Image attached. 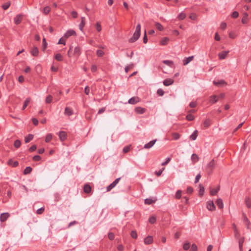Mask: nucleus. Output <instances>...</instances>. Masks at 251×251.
Returning <instances> with one entry per match:
<instances>
[{"mask_svg":"<svg viewBox=\"0 0 251 251\" xmlns=\"http://www.w3.org/2000/svg\"><path fill=\"white\" fill-rule=\"evenodd\" d=\"M33 138V135L31 134H29L27 136L25 137V143H27L31 141Z\"/></svg>","mask_w":251,"mask_h":251,"instance_id":"obj_30","label":"nucleus"},{"mask_svg":"<svg viewBox=\"0 0 251 251\" xmlns=\"http://www.w3.org/2000/svg\"><path fill=\"white\" fill-rule=\"evenodd\" d=\"M50 10V8L49 6H46L43 9V12L45 15H47L49 13Z\"/></svg>","mask_w":251,"mask_h":251,"instance_id":"obj_39","label":"nucleus"},{"mask_svg":"<svg viewBox=\"0 0 251 251\" xmlns=\"http://www.w3.org/2000/svg\"><path fill=\"white\" fill-rule=\"evenodd\" d=\"M48 44L46 42V39L44 38L42 41V48L43 50H45L47 47Z\"/></svg>","mask_w":251,"mask_h":251,"instance_id":"obj_44","label":"nucleus"},{"mask_svg":"<svg viewBox=\"0 0 251 251\" xmlns=\"http://www.w3.org/2000/svg\"><path fill=\"white\" fill-rule=\"evenodd\" d=\"M245 203L247 206L248 208H250L251 207V200L250 197H246L245 199Z\"/></svg>","mask_w":251,"mask_h":251,"instance_id":"obj_32","label":"nucleus"},{"mask_svg":"<svg viewBox=\"0 0 251 251\" xmlns=\"http://www.w3.org/2000/svg\"><path fill=\"white\" fill-rule=\"evenodd\" d=\"M11 4V3L10 1H8L4 4H3L2 5V8L4 9V10H6L7 9L10 5Z\"/></svg>","mask_w":251,"mask_h":251,"instance_id":"obj_47","label":"nucleus"},{"mask_svg":"<svg viewBox=\"0 0 251 251\" xmlns=\"http://www.w3.org/2000/svg\"><path fill=\"white\" fill-rule=\"evenodd\" d=\"M58 136H59L60 140L62 142L64 141L67 138V134L65 131H60L59 132Z\"/></svg>","mask_w":251,"mask_h":251,"instance_id":"obj_7","label":"nucleus"},{"mask_svg":"<svg viewBox=\"0 0 251 251\" xmlns=\"http://www.w3.org/2000/svg\"><path fill=\"white\" fill-rule=\"evenodd\" d=\"M104 52L102 50H97V55L99 57H101L103 55Z\"/></svg>","mask_w":251,"mask_h":251,"instance_id":"obj_58","label":"nucleus"},{"mask_svg":"<svg viewBox=\"0 0 251 251\" xmlns=\"http://www.w3.org/2000/svg\"><path fill=\"white\" fill-rule=\"evenodd\" d=\"M31 99L30 98H27L24 101V103L22 108V110H24L25 109L28 104L30 103Z\"/></svg>","mask_w":251,"mask_h":251,"instance_id":"obj_24","label":"nucleus"},{"mask_svg":"<svg viewBox=\"0 0 251 251\" xmlns=\"http://www.w3.org/2000/svg\"><path fill=\"white\" fill-rule=\"evenodd\" d=\"M199 196L200 197H202L204 192V187L201 184H199Z\"/></svg>","mask_w":251,"mask_h":251,"instance_id":"obj_33","label":"nucleus"},{"mask_svg":"<svg viewBox=\"0 0 251 251\" xmlns=\"http://www.w3.org/2000/svg\"><path fill=\"white\" fill-rule=\"evenodd\" d=\"M153 242L152 237L151 236H148L144 239V243L146 245L151 244Z\"/></svg>","mask_w":251,"mask_h":251,"instance_id":"obj_15","label":"nucleus"},{"mask_svg":"<svg viewBox=\"0 0 251 251\" xmlns=\"http://www.w3.org/2000/svg\"><path fill=\"white\" fill-rule=\"evenodd\" d=\"M21 145V141L19 140H16L14 142V146L16 148H19Z\"/></svg>","mask_w":251,"mask_h":251,"instance_id":"obj_42","label":"nucleus"},{"mask_svg":"<svg viewBox=\"0 0 251 251\" xmlns=\"http://www.w3.org/2000/svg\"><path fill=\"white\" fill-rule=\"evenodd\" d=\"M85 25V18L82 17L81 18V22L79 25V28L81 31H82Z\"/></svg>","mask_w":251,"mask_h":251,"instance_id":"obj_19","label":"nucleus"},{"mask_svg":"<svg viewBox=\"0 0 251 251\" xmlns=\"http://www.w3.org/2000/svg\"><path fill=\"white\" fill-rule=\"evenodd\" d=\"M108 237L110 240H113L115 237L114 234L112 232H109L108 234Z\"/></svg>","mask_w":251,"mask_h":251,"instance_id":"obj_57","label":"nucleus"},{"mask_svg":"<svg viewBox=\"0 0 251 251\" xmlns=\"http://www.w3.org/2000/svg\"><path fill=\"white\" fill-rule=\"evenodd\" d=\"M169 41V39L168 37H164L160 42V45L162 46H165L167 45L168 41Z\"/></svg>","mask_w":251,"mask_h":251,"instance_id":"obj_27","label":"nucleus"},{"mask_svg":"<svg viewBox=\"0 0 251 251\" xmlns=\"http://www.w3.org/2000/svg\"><path fill=\"white\" fill-rule=\"evenodd\" d=\"M163 62L164 64L168 66H171L173 63V61L168 60H164Z\"/></svg>","mask_w":251,"mask_h":251,"instance_id":"obj_61","label":"nucleus"},{"mask_svg":"<svg viewBox=\"0 0 251 251\" xmlns=\"http://www.w3.org/2000/svg\"><path fill=\"white\" fill-rule=\"evenodd\" d=\"M154 202L151 199H146L145 200V203L147 204H151Z\"/></svg>","mask_w":251,"mask_h":251,"instance_id":"obj_53","label":"nucleus"},{"mask_svg":"<svg viewBox=\"0 0 251 251\" xmlns=\"http://www.w3.org/2000/svg\"><path fill=\"white\" fill-rule=\"evenodd\" d=\"M216 203L220 209H222L224 207L223 202L221 199H218L216 201Z\"/></svg>","mask_w":251,"mask_h":251,"instance_id":"obj_22","label":"nucleus"},{"mask_svg":"<svg viewBox=\"0 0 251 251\" xmlns=\"http://www.w3.org/2000/svg\"><path fill=\"white\" fill-rule=\"evenodd\" d=\"M228 52V51H222V52L219 53L218 56H219V59H225L226 57Z\"/></svg>","mask_w":251,"mask_h":251,"instance_id":"obj_18","label":"nucleus"},{"mask_svg":"<svg viewBox=\"0 0 251 251\" xmlns=\"http://www.w3.org/2000/svg\"><path fill=\"white\" fill-rule=\"evenodd\" d=\"M130 235L134 239H136L137 238V232L135 230L131 231Z\"/></svg>","mask_w":251,"mask_h":251,"instance_id":"obj_51","label":"nucleus"},{"mask_svg":"<svg viewBox=\"0 0 251 251\" xmlns=\"http://www.w3.org/2000/svg\"><path fill=\"white\" fill-rule=\"evenodd\" d=\"M23 18V15L22 14H18L16 15L15 18H14V23L18 25L20 24Z\"/></svg>","mask_w":251,"mask_h":251,"instance_id":"obj_5","label":"nucleus"},{"mask_svg":"<svg viewBox=\"0 0 251 251\" xmlns=\"http://www.w3.org/2000/svg\"><path fill=\"white\" fill-rule=\"evenodd\" d=\"M30 52L33 56H37L39 54V50L37 47H34L31 50Z\"/></svg>","mask_w":251,"mask_h":251,"instance_id":"obj_17","label":"nucleus"},{"mask_svg":"<svg viewBox=\"0 0 251 251\" xmlns=\"http://www.w3.org/2000/svg\"><path fill=\"white\" fill-rule=\"evenodd\" d=\"M213 83L215 85L217 86H218L220 85H223V84H226V82L224 80H221L218 82H216L215 81H214L213 82Z\"/></svg>","mask_w":251,"mask_h":251,"instance_id":"obj_38","label":"nucleus"},{"mask_svg":"<svg viewBox=\"0 0 251 251\" xmlns=\"http://www.w3.org/2000/svg\"><path fill=\"white\" fill-rule=\"evenodd\" d=\"M52 138V136L51 134H50V133L48 134L46 136V138H45V142L49 143L51 140Z\"/></svg>","mask_w":251,"mask_h":251,"instance_id":"obj_36","label":"nucleus"},{"mask_svg":"<svg viewBox=\"0 0 251 251\" xmlns=\"http://www.w3.org/2000/svg\"><path fill=\"white\" fill-rule=\"evenodd\" d=\"M96 28L98 32H100L101 30V25L100 23L97 22L96 24Z\"/></svg>","mask_w":251,"mask_h":251,"instance_id":"obj_55","label":"nucleus"},{"mask_svg":"<svg viewBox=\"0 0 251 251\" xmlns=\"http://www.w3.org/2000/svg\"><path fill=\"white\" fill-rule=\"evenodd\" d=\"M156 139H155V140H152V141H150L148 143L144 145V148L145 149H150L154 145V144L156 142Z\"/></svg>","mask_w":251,"mask_h":251,"instance_id":"obj_13","label":"nucleus"},{"mask_svg":"<svg viewBox=\"0 0 251 251\" xmlns=\"http://www.w3.org/2000/svg\"><path fill=\"white\" fill-rule=\"evenodd\" d=\"M134 67V64L133 63H131L130 64V65H129L128 66H127L125 67V72L126 73H127L128 70L129 69H131L132 68H133V67Z\"/></svg>","mask_w":251,"mask_h":251,"instance_id":"obj_52","label":"nucleus"},{"mask_svg":"<svg viewBox=\"0 0 251 251\" xmlns=\"http://www.w3.org/2000/svg\"><path fill=\"white\" fill-rule=\"evenodd\" d=\"M239 16V13L237 11H233L232 13L231 17L233 18H237Z\"/></svg>","mask_w":251,"mask_h":251,"instance_id":"obj_63","label":"nucleus"},{"mask_svg":"<svg viewBox=\"0 0 251 251\" xmlns=\"http://www.w3.org/2000/svg\"><path fill=\"white\" fill-rule=\"evenodd\" d=\"M149 222L151 224H154L156 222V217L154 216H151L149 219Z\"/></svg>","mask_w":251,"mask_h":251,"instance_id":"obj_64","label":"nucleus"},{"mask_svg":"<svg viewBox=\"0 0 251 251\" xmlns=\"http://www.w3.org/2000/svg\"><path fill=\"white\" fill-rule=\"evenodd\" d=\"M32 170V169L31 167H26L24 171V173L25 175H27L30 174Z\"/></svg>","mask_w":251,"mask_h":251,"instance_id":"obj_35","label":"nucleus"},{"mask_svg":"<svg viewBox=\"0 0 251 251\" xmlns=\"http://www.w3.org/2000/svg\"><path fill=\"white\" fill-rule=\"evenodd\" d=\"M181 194H182V191L178 190L176 191V194L175 198L176 199H180L181 197Z\"/></svg>","mask_w":251,"mask_h":251,"instance_id":"obj_41","label":"nucleus"},{"mask_svg":"<svg viewBox=\"0 0 251 251\" xmlns=\"http://www.w3.org/2000/svg\"><path fill=\"white\" fill-rule=\"evenodd\" d=\"M130 146H127L125 147L123 150V152L125 153L128 152L130 150Z\"/></svg>","mask_w":251,"mask_h":251,"instance_id":"obj_59","label":"nucleus"},{"mask_svg":"<svg viewBox=\"0 0 251 251\" xmlns=\"http://www.w3.org/2000/svg\"><path fill=\"white\" fill-rule=\"evenodd\" d=\"M186 118L188 121H192L194 119V116L191 114H189L186 116Z\"/></svg>","mask_w":251,"mask_h":251,"instance_id":"obj_48","label":"nucleus"},{"mask_svg":"<svg viewBox=\"0 0 251 251\" xmlns=\"http://www.w3.org/2000/svg\"><path fill=\"white\" fill-rule=\"evenodd\" d=\"M140 35H141V32H139L138 31H135L132 37H131L129 39V42L130 43H134V42H135L136 40H137L139 39V38L140 36Z\"/></svg>","mask_w":251,"mask_h":251,"instance_id":"obj_3","label":"nucleus"},{"mask_svg":"<svg viewBox=\"0 0 251 251\" xmlns=\"http://www.w3.org/2000/svg\"><path fill=\"white\" fill-rule=\"evenodd\" d=\"M211 124V121L209 119H206L204 123H203V126L205 128L208 127Z\"/></svg>","mask_w":251,"mask_h":251,"instance_id":"obj_31","label":"nucleus"},{"mask_svg":"<svg viewBox=\"0 0 251 251\" xmlns=\"http://www.w3.org/2000/svg\"><path fill=\"white\" fill-rule=\"evenodd\" d=\"M185 17L186 14L183 12L180 13L177 16V18L180 20L184 19Z\"/></svg>","mask_w":251,"mask_h":251,"instance_id":"obj_45","label":"nucleus"},{"mask_svg":"<svg viewBox=\"0 0 251 251\" xmlns=\"http://www.w3.org/2000/svg\"><path fill=\"white\" fill-rule=\"evenodd\" d=\"M237 239H238L239 246L240 250V251H242L243 246V244L244 242L245 238H244V237H242L238 238Z\"/></svg>","mask_w":251,"mask_h":251,"instance_id":"obj_20","label":"nucleus"},{"mask_svg":"<svg viewBox=\"0 0 251 251\" xmlns=\"http://www.w3.org/2000/svg\"><path fill=\"white\" fill-rule=\"evenodd\" d=\"M157 94L159 96H162L164 95V91L162 89H159L157 91Z\"/></svg>","mask_w":251,"mask_h":251,"instance_id":"obj_62","label":"nucleus"},{"mask_svg":"<svg viewBox=\"0 0 251 251\" xmlns=\"http://www.w3.org/2000/svg\"><path fill=\"white\" fill-rule=\"evenodd\" d=\"M183 248L185 251L188 250L190 248V244L189 243H186L184 244Z\"/></svg>","mask_w":251,"mask_h":251,"instance_id":"obj_50","label":"nucleus"},{"mask_svg":"<svg viewBox=\"0 0 251 251\" xmlns=\"http://www.w3.org/2000/svg\"><path fill=\"white\" fill-rule=\"evenodd\" d=\"M234 236L236 239L240 238V234L237 227H235L234 230Z\"/></svg>","mask_w":251,"mask_h":251,"instance_id":"obj_37","label":"nucleus"},{"mask_svg":"<svg viewBox=\"0 0 251 251\" xmlns=\"http://www.w3.org/2000/svg\"><path fill=\"white\" fill-rule=\"evenodd\" d=\"M194 59V56H191L185 58L183 60V64L184 65H187L189 62H190Z\"/></svg>","mask_w":251,"mask_h":251,"instance_id":"obj_21","label":"nucleus"},{"mask_svg":"<svg viewBox=\"0 0 251 251\" xmlns=\"http://www.w3.org/2000/svg\"><path fill=\"white\" fill-rule=\"evenodd\" d=\"M32 159L34 161H39L41 159V157L39 155H36L33 157Z\"/></svg>","mask_w":251,"mask_h":251,"instance_id":"obj_54","label":"nucleus"},{"mask_svg":"<svg viewBox=\"0 0 251 251\" xmlns=\"http://www.w3.org/2000/svg\"><path fill=\"white\" fill-rule=\"evenodd\" d=\"M73 35H76V33L75 30L70 29L68 30L64 34V37L68 38L69 37Z\"/></svg>","mask_w":251,"mask_h":251,"instance_id":"obj_9","label":"nucleus"},{"mask_svg":"<svg viewBox=\"0 0 251 251\" xmlns=\"http://www.w3.org/2000/svg\"><path fill=\"white\" fill-rule=\"evenodd\" d=\"M37 149V147L35 145H32V146H31L29 149H28V151L29 152H33L34 151H35Z\"/></svg>","mask_w":251,"mask_h":251,"instance_id":"obj_60","label":"nucleus"},{"mask_svg":"<svg viewBox=\"0 0 251 251\" xmlns=\"http://www.w3.org/2000/svg\"><path fill=\"white\" fill-rule=\"evenodd\" d=\"M248 15L247 13H245L243 18L242 19V22L243 24H246L248 22Z\"/></svg>","mask_w":251,"mask_h":251,"instance_id":"obj_46","label":"nucleus"},{"mask_svg":"<svg viewBox=\"0 0 251 251\" xmlns=\"http://www.w3.org/2000/svg\"><path fill=\"white\" fill-rule=\"evenodd\" d=\"M140 101V99L138 97H133L128 100V103L131 104H135Z\"/></svg>","mask_w":251,"mask_h":251,"instance_id":"obj_8","label":"nucleus"},{"mask_svg":"<svg viewBox=\"0 0 251 251\" xmlns=\"http://www.w3.org/2000/svg\"><path fill=\"white\" fill-rule=\"evenodd\" d=\"M198 131L197 130H195L193 133L190 135V139L192 140H195L198 136Z\"/></svg>","mask_w":251,"mask_h":251,"instance_id":"obj_28","label":"nucleus"},{"mask_svg":"<svg viewBox=\"0 0 251 251\" xmlns=\"http://www.w3.org/2000/svg\"><path fill=\"white\" fill-rule=\"evenodd\" d=\"M120 179L121 177L116 178L112 183L109 185L106 188L107 191H110L112 189H113L117 184Z\"/></svg>","mask_w":251,"mask_h":251,"instance_id":"obj_4","label":"nucleus"},{"mask_svg":"<svg viewBox=\"0 0 251 251\" xmlns=\"http://www.w3.org/2000/svg\"><path fill=\"white\" fill-rule=\"evenodd\" d=\"M180 134L176 132H174L172 134V137L174 140H177L180 138Z\"/></svg>","mask_w":251,"mask_h":251,"instance_id":"obj_43","label":"nucleus"},{"mask_svg":"<svg viewBox=\"0 0 251 251\" xmlns=\"http://www.w3.org/2000/svg\"><path fill=\"white\" fill-rule=\"evenodd\" d=\"M215 162L214 159H212L211 161L207 165L206 169L207 173L210 175L212 173L213 170L215 167Z\"/></svg>","mask_w":251,"mask_h":251,"instance_id":"obj_2","label":"nucleus"},{"mask_svg":"<svg viewBox=\"0 0 251 251\" xmlns=\"http://www.w3.org/2000/svg\"><path fill=\"white\" fill-rule=\"evenodd\" d=\"M207 208L209 211H211L215 210V206L213 201H209L207 202Z\"/></svg>","mask_w":251,"mask_h":251,"instance_id":"obj_6","label":"nucleus"},{"mask_svg":"<svg viewBox=\"0 0 251 251\" xmlns=\"http://www.w3.org/2000/svg\"><path fill=\"white\" fill-rule=\"evenodd\" d=\"M191 160L195 163L199 161V157L197 154L193 153L191 156Z\"/></svg>","mask_w":251,"mask_h":251,"instance_id":"obj_26","label":"nucleus"},{"mask_svg":"<svg viewBox=\"0 0 251 251\" xmlns=\"http://www.w3.org/2000/svg\"><path fill=\"white\" fill-rule=\"evenodd\" d=\"M54 58L58 61H62L63 60V56L60 53L56 54Z\"/></svg>","mask_w":251,"mask_h":251,"instance_id":"obj_34","label":"nucleus"},{"mask_svg":"<svg viewBox=\"0 0 251 251\" xmlns=\"http://www.w3.org/2000/svg\"><path fill=\"white\" fill-rule=\"evenodd\" d=\"M134 111L137 114H142L146 112V109L145 108H143V107L139 106V107H136L135 108Z\"/></svg>","mask_w":251,"mask_h":251,"instance_id":"obj_10","label":"nucleus"},{"mask_svg":"<svg viewBox=\"0 0 251 251\" xmlns=\"http://www.w3.org/2000/svg\"><path fill=\"white\" fill-rule=\"evenodd\" d=\"M197 246L195 244H193L191 246L190 251H197Z\"/></svg>","mask_w":251,"mask_h":251,"instance_id":"obj_56","label":"nucleus"},{"mask_svg":"<svg viewBox=\"0 0 251 251\" xmlns=\"http://www.w3.org/2000/svg\"><path fill=\"white\" fill-rule=\"evenodd\" d=\"M52 100V97L51 95H49L46 99V102L47 103H50Z\"/></svg>","mask_w":251,"mask_h":251,"instance_id":"obj_49","label":"nucleus"},{"mask_svg":"<svg viewBox=\"0 0 251 251\" xmlns=\"http://www.w3.org/2000/svg\"><path fill=\"white\" fill-rule=\"evenodd\" d=\"M174 83V80L172 78L165 79L163 81V84L166 86H168Z\"/></svg>","mask_w":251,"mask_h":251,"instance_id":"obj_16","label":"nucleus"},{"mask_svg":"<svg viewBox=\"0 0 251 251\" xmlns=\"http://www.w3.org/2000/svg\"><path fill=\"white\" fill-rule=\"evenodd\" d=\"M220 189V186H219L217 188L212 189L210 191V194L211 196H215L217 194Z\"/></svg>","mask_w":251,"mask_h":251,"instance_id":"obj_29","label":"nucleus"},{"mask_svg":"<svg viewBox=\"0 0 251 251\" xmlns=\"http://www.w3.org/2000/svg\"><path fill=\"white\" fill-rule=\"evenodd\" d=\"M8 164L11 165L13 167H16L19 165V162L17 161L13 162L12 159H9L8 161Z\"/></svg>","mask_w":251,"mask_h":251,"instance_id":"obj_25","label":"nucleus"},{"mask_svg":"<svg viewBox=\"0 0 251 251\" xmlns=\"http://www.w3.org/2000/svg\"><path fill=\"white\" fill-rule=\"evenodd\" d=\"M92 188L91 186L88 184H85L83 186V191L86 194H90L91 192Z\"/></svg>","mask_w":251,"mask_h":251,"instance_id":"obj_11","label":"nucleus"},{"mask_svg":"<svg viewBox=\"0 0 251 251\" xmlns=\"http://www.w3.org/2000/svg\"><path fill=\"white\" fill-rule=\"evenodd\" d=\"M74 113L73 109L69 107H66L65 109L64 114L68 116L72 115Z\"/></svg>","mask_w":251,"mask_h":251,"instance_id":"obj_14","label":"nucleus"},{"mask_svg":"<svg viewBox=\"0 0 251 251\" xmlns=\"http://www.w3.org/2000/svg\"><path fill=\"white\" fill-rule=\"evenodd\" d=\"M10 215L8 213H3L0 215V221L1 222L5 221L9 217Z\"/></svg>","mask_w":251,"mask_h":251,"instance_id":"obj_12","label":"nucleus"},{"mask_svg":"<svg viewBox=\"0 0 251 251\" xmlns=\"http://www.w3.org/2000/svg\"><path fill=\"white\" fill-rule=\"evenodd\" d=\"M218 97L216 95H212L210 97L209 101L212 103H215L218 100Z\"/></svg>","mask_w":251,"mask_h":251,"instance_id":"obj_23","label":"nucleus"},{"mask_svg":"<svg viewBox=\"0 0 251 251\" xmlns=\"http://www.w3.org/2000/svg\"><path fill=\"white\" fill-rule=\"evenodd\" d=\"M155 26L156 28L159 31H162L163 30L162 25L159 23H155Z\"/></svg>","mask_w":251,"mask_h":251,"instance_id":"obj_40","label":"nucleus"},{"mask_svg":"<svg viewBox=\"0 0 251 251\" xmlns=\"http://www.w3.org/2000/svg\"><path fill=\"white\" fill-rule=\"evenodd\" d=\"M81 54V49L79 46L75 48L71 46L68 51L67 54L70 58H75L77 59Z\"/></svg>","mask_w":251,"mask_h":251,"instance_id":"obj_1","label":"nucleus"}]
</instances>
